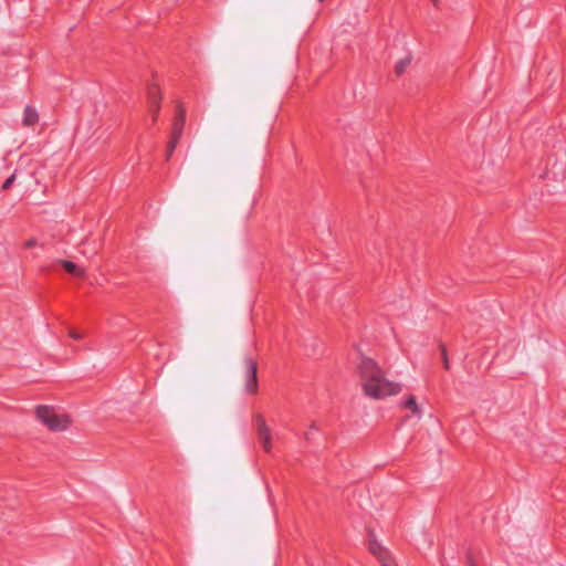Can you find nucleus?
<instances>
[{"instance_id": "1", "label": "nucleus", "mask_w": 566, "mask_h": 566, "mask_svg": "<svg viewBox=\"0 0 566 566\" xmlns=\"http://www.w3.org/2000/svg\"><path fill=\"white\" fill-rule=\"evenodd\" d=\"M357 371L361 391L367 398L382 400L396 396L401 389L399 384L388 379L386 371L373 358L361 357Z\"/></svg>"}, {"instance_id": "2", "label": "nucleus", "mask_w": 566, "mask_h": 566, "mask_svg": "<svg viewBox=\"0 0 566 566\" xmlns=\"http://www.w3.org/2000/svg\"><path fill=\"white\" fill-rule=\"evenodd\" d=\"M35 416L51 431H64L72 424V419L67 413L57 412L49 406H38Z\"/></svg>"}, {"instance_id": "3", "label": "nucleus", "mask_w": 566, "mask_h": 566, "mask_svg": "<svg viewBox=\"0 0 566 566\" xmlns=\"http://www.w3.org/2000/svg\"><path fill=\"white\" fill-rule=\"evenodd\" d=\"M244 391L254 395L258 391V364L252 358H245L243 361Z\"/></svg>"}, {"instance_id": "4", "label": "nucleus", "mask_w": 566, "mask_h": 566, "mask_svg": "<svg viewBox=\"0 0 566 566\" xmlns=\"http://www.w3.org/2000/svg\"><path fill=\"white\" fill-rule=\"evenodd\" d=\"M258 433L259 438L262 441L263 448L265 451H270L271 449V430L266 426L263 418H258Z\"/></svg>"}, {"instance_id": "5", "label": "nucleus", "mask_w": 566, "mask_h": 566, "mask_svg": "<svg viewBox=\"0 0 566 566\" xmlns=\"http://www.w3.org/2000/svg\"><path fill=\"white\" fill-rule=\"evenodd\" d=\"M160 93L156 86H151L148 90V104L150 112L153 113L154 120H156L159 107H160Z\"/></svg>"}, {"instance_id": "6", "label": "nucleus", "mask_w": 566, "mask_h": 566, "mask_svg": "<svg viewBox=\"0 0 566 566\" xmlns=\"http://www.w3.org/2000/svg\"><path fill=\"white\" fill-rule=\"evenodd\" d=\"M39 122V114L33 106H25L23 109V125L34 126Z\"/></svg>"}, {"instance_id": "7", "label": "nucleus", "mask_w": 566, "mask_h": 566, "mask_svg": "<svg viewBox=\"0 0 566 566\" xmlns=\"http://www.w3.org/2000/svg\"><path fill=\"white\" fill-rule=\"evenodd\" d=\"M185 122H186V111L184 108H179L178 117L176 118V120L172 125L171 135H174V137H176V138L181 137Z\"/></svg>"}, {"instance_id": "8", "label": "nucleus", "mask_w": 566, "mask_h": 566, "mask_svg": "<svg viewBox=\"0 0 566 566\" xmlns=\"http://www.w3.org/2000/svg\"><path fill=\"white\" fill-rule=\"evenodd\" d=\"M59 262L63 266V269L70 274L77 277H83L85 275V270L73 262L66 260H61Z\"/></svg>"}, {"instance_id": "9", "label": "nucleus", "mask_w": 566, "mask_h": 566, "mask_svg": "<svg viewBox=\"0 0 566 566\" xmlns=\"http://www.w3.org/2000/svg\"><path fill=\"white\" fill-rule=\"evenodd\" d=\"M369 549L374 555H376L382 562L384 566H397L392 560L384 557V551L378 543L371 542Z\"/></svg>"}, {"instance_id": "10", "label": "nucleus", "mask_w": 566, "mask_h": 566, "mask_svg": "<svg viewBox=\"0 0 566 566\" xmlns=\"http://www.w3.org/2000/svg\"><path fill=\"white\" fill-rule=\"evenodd\" d=\"M405 408L409 409L412 415L417 416L418 418L421 417V409L418 406L416 398L413 396H409L405 402Z\"/></svg>"}, {"instance_id": "11", "label": "nucleus", "mask_w": 566, "mask_h": 566, "mask_svg": "<svg viewBox=\"0 0 566 566\" xmlns=\"http://www.w3.org/2000/svg\"><path fill=\"white\" fill-rule=\"evenodd\" d=\"M409 64H410V57H405V59L399 60L395 65L396 73L402 74Z\"/></svg>"}, {"instance_id": "12", "label": "nucleus", "mask_w": 566, "mask_h": 566, "mask_svg": "<svg viewBox=\"0 0 566 566\" xmlns=\"http://www.w3.org/2000/svg\"><path fill=\"white\" fill-rule=\"evenodd\" d=\"M180 138H176L174 137V135H171V139L168 144V147H167V153H166V159L168 160L170 158V156L172 155L178 142H179Z\"/></svg>"}, {"instance_id": "13", "label": "nucleus", "mask_w": 566, "mask_h": 566, "mask_svg": "<svg viewBox=\"0 0 566 566\" xmlns=\"http://www.w3.org/2000/svg\"><path fill=\"white\" fill-rule=\"evenodd\" d=\"M441 352H442L443 366H444L446 369H449L450 365H449V360H448V357H447V349H446V347H442Z\"/></svg>"}, {"instance_id": "14", "label": "nucleus", "mask_w": 566, "mask_h": 566, "mask_svg": "<svg viewBox=\"0 0 566 566\" xmlns=\"http://www.w3.org/2000/svg\"><path fill=\"white\" fill-rule=\"evenodd\" d=\"M14 179H15V175L13 174V175H11V176H10V177L4 181V184H3L2 188H3V189H8V188H10V186L12 185V182L14 181Z\"/></svg>"}, {"instance_id": "15", "label": "nucleus", "mask_w": 566, "mask_h": 566, "mask_svg": "<svg viewBox=\"0 0 566 566\" xmlns=\"http://www.w3.org/2000/svg\"><path fill=\"white\" fill-rule=\"evenodd\" d=\"M69 334L74 339H81L83 337V335L80 332H76V331H70Z\"/></svg>"}, {"instance_id": "16", "label": "nucleus", "mask_w": 566, "mask_h": 566, "mask_svg": "<svg viewBox=\"0 0 566 566\" xmlns=\"http://www.w3.org/2000/svg\"><path fill=\"white\" fill-rule=\"evenodd\" d=\"M36 244L35 239H30L25 242V248H32Z\"/></svg>"}]
</instances>
